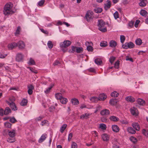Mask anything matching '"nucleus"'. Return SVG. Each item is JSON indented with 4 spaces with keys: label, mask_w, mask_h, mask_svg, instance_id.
Returning a JSON list of instances; mask_svg holds the SVG:
<instances>
[{
    "label": "nucleus",
    "mask_w": 148,
    "mask_h": 148,
    "mask_svg": "<svg viewBox=\"0 0 148 148\" xmlns=\"http://www.w3.org/2000/svg\"><path fill=\"white\" fill-rule=\"evenodd\" d=\"M13 4L10 3L5 4L4 8L3 13L5 16L11 15L14 13L12 10Z\"/></svg>",
    "instance_id": "obj_1"
},
{
    "label": "nucleus",
    "mask_w": 148,
    "mask_h": 148,
    "mask_svg": "<svg viewBox=\"0 0 148 148\" xmlns=\"http://www.w3.org/2000/svg\"><path fill=\"white\" fill-rule=\"evenodd\" d=\"M105 23L104 21L102 19L98 20V26L99 30L102 32H105L107 31L106 27H104Z\"/></svg>",
    "instance_id": "obj_2"
},
{
    "label": "nucleus",
    "mask_w": 148,
    "mask_h": 148,
    "mask_svg": "<svg viewBox=\"0 0 148 148\" xmlns=\"http://www.w3.org/2000/svg\"><path fill=\"white\" fill-rule=\"evenodd\" d=\"M71 43V42L70 40H65L60 43V46L62 48H66L69 46Z\"/></svg>",
    "instance_id": "obj_3"
},
{
    "label": "nucleus",
    "mask_w": 148,
    "mask_h": 148,
    "mask_svg": "<svg viewBox=\"0 0 148 148\" xmlns=\"http://www.w3.org/2000/svg\"><path fill=\"white\" fill-rule=\"evenodd\" d=\"M134 45L132 42H126L125 44L122 45V47L123 48L125 49H127L128 48H132L134 46Z\"/></svg>",
    "instance_id": "obj_4"
},
{
    "label": "nucleus",
    "mask_w": 148,
    "mask_h": 148,
    "mask_svg": "<svg viewBox=\"0 0 148 148\" xmlns=\"http://www.w3.org/2000/svg\"><path fill=\"white\" fill-rule=\"evenodd\" d=\"M92 12H87L85 18L87 21H92Z\"/></svg>",
    "instance_id": "obj_5"
},
{
    "label": "nucleus",
    "mask_w": 148,
    "mask_h": 148,
    "mask_svg": "<svg viewBox=\"0 0 148 148\" xmlns=\"http://www.w3.org/2000/svg\"><path fill=\"white\" fill-rule=\"evenodd\" d=\"M17 44V46L20 49H23L25 47V44L23 41H19Z\"/></svg>",
    "instance_id": "obj_6"
},
{
    "label": "nucleus",
    "mask_w": 148,
    "mask_h": 148,
    "mask_svg": "<svg viewBox=\"0 0 148 148\" xmlns=\"http://www.w3.org/2000/svg\"><path fill=\"white\" fill-rule=\"evenodd\" d=\"M106 3L104 4V8L105 10H107L108 9L110 8L111 6V2L109 0H107L106 1Z\"/></svg>",
    "instance_id": "obj_7"
},
{
    "label": "nucleus",
    "mask_w": 148,
    "mask_h": 148,
    "mask_svg": "<svg viewBox=\"0 0 148 148\" xmlns=\"http://www.w3.org/2000/svg\"><path fill=\"white\" fill-rule=\"evenodd\" d=\"M23 58V56L21 53H18L16 56V60L18 62L21 61Z\"/></svg>",
    "instance_id": "obj_8"
},
{
    "label": "nucleus",
    "mask_w": 148,
    "mask_h": 148,
    "mask_svg": "<svg viewBox=\"0 0 148 148\" xmlns=\"http://www.w3.org/2000/svg\"><path fill=\"white\" fill-rule=\"evenodd\" d=\"M28 93L29 95H31L33 92V90L34 89V86L30 84L28 86Z\"/></svg>",
    "instance_id": "obj_9"
},
{
    "label": "nucleus",
    "mask_w": 148,
    "mask_h": 148,
    "mask_svg": "<svg viewBox=\"0 0 148 148\" xmlns=\"http://www.w3.org/2000/svg\"><path fill=\"white\" fill-rule=\"evenodd\" d=\"M107 97V96L104 93H101L99 95L98 98L99 100L103 101L106 99Z\"/></svg>",
    "instance_id": "obj_10"
},
{
    "label": "nucleus",
    "mask_w": 148,
    "mask_h": 148,
    "mask_svg": "<svg viewBox=\"0 0 148 148\" xmlns=\"http://www.w3.org/2000/svg\"><path fill=\"white\" fill-rule=\"evenodd\" d=\"M9 104L12 110L15 111L17 110V108L14 102H11V103H9Z\"/></svg>",
    "instance_id": "obj_11"
},
{
    "label": "nucleus",
    "mask_w": 148,
    "mask_h": 148,
    "mask_svg": "<svg viewBox=\"0 0 148 148\" xmlns=\"http://www.w3.org/2000/svg\"><path fill=\"white\" fill-rule=\"evenodd\" d=\"M132 126L134 129L137 131H139L140 130V127L139 124L137 123H134Z\"/></svg>",
    "instance_id": "obj_12"
},
{
    "label": "nucleus",
    "mask_w": 148,
    "mask_h": 148,
    "mask_svg": "<svg viewBox=\"0 0 148 148\" xmlns=\"http://www.w3.org/2000/svg\"><path fill=\"white\" fill-rule=\"evenodd\" d=\"M17 46V44L16 42H13L9 44L8 47L9 49H12Z\"/></svg>",
    "instance_id": "obj_13"
},
{
    "label": "nucleus",
    "mask_w": 148,
    "mask_h": 148,
    "mask_svg": "<svg viewBox=\"0 0 148 148\" xmlns=\"http://www.w3.org/2000/svg\"><path fill=\"white\" fill-rule=\"evenodd\" d=\"M102 115H107L110 113V111L108 110L105 109L101 111L100 112Z\"/></svg>",
    "instance_id": "obj_14"
},
{
    "label": "nucleus",
    "mask_w": 148,
    "mask_h": 148,
    "mask_svg": "<svg viewBox=\"0 0 148 148\" xmlns=\"http://www.w3.org/2000/svg\"><path fill=\"white\" fill-rule=\"evenodd\" d=\"M112 131L115 132L117 133L119 131V128L116 125H112Z\"/></svg>",
    "instance_id": "obj_15"
},
{
    "label": "nucleus",
    "mask_w": 148,
    "mask_h": 148,
    "mask_svg": "<svg viewBox=\"0 0 148 148\" xmlns=\"http://www.w3.org/2000/svg\"><path fill=\"white\" fill-rule=\"evenodd\" d=\"M101 137L103 140L104 141H107L109 139V137L108 135L105 134H103L101 135Z\"/></svg>",
    "instance_id": "obj_16"
},
{
    "label": "nucleus",
    "mask_w": 148,
    "mask_h": 148,
    "mask_svg": "<svg viewBox=\"0 0 148 148\" xmlns=\"http://www.w3.org/2000/svg\"><path fill=\"white\" fill-rule=\"evenodd\" d=\"M8 135L10 137L13 138L15 137V131L14 130H12L9 131L8 133Z\"/></svg>",
    "instance_id": "obj_17"
},
{
    "label": "nucleus",
    "mask_w": 148,
    "mask_h": 148,
    "mask_svg": "<svg viewBox=\"0 0 148 148\" xmlns=\"http://www.w3.org/2000/svg\"><path fill=\"white\" fill-rule=\"evenodd\" d=\"M71 102L73 105H77L79 103L78 100L75 98L72 99Z\"/></svg>",
    "instance_id": "obj_18"
},
{
    "label": "nucleus",
    "mask_w": 148,
    "mask_h": 148,
    "mask_svg": "<svg viewBox=\"0 0 148 148\" xmlns=\"http://www.w3.org/2000/svg\"><path fill=\"white\" fill-rule=\"evenodd\" d=\"M28 100L27 99L23 98L20 103V105L22 106H25L27 105Z\"/></svg>",
    "instance_id": "obj_19"
},
{
    "label": "nucleus",
    "mask_w": 148,
    "mask_h": 148,
    "mask_svg": "<svg viewBox=\"0 0 148 148\" xmlns=\"http://www.w3.org/2000/svg\"><path fill=\"white\" fill-rule=\"evenodd\" d=\"M47 134H43L38 140V142L41 143L46 138Z\"/></svg>",
    "instance_id": "obj_20"
},
{
    "label": "nucleus",
    "mask_w": 148,
    "mask_h": 148,
    "mask_svg": "<svg viewBox=\"0 0 148 148\" xmlns=\"http://www.w3.org/2000/svg\"><path fill=\"white\" fill-rule=\"evenodd\" d=\"M127 131L130 134H134L136 133V130L132 127H129L127 128Z\"/></svg>",
    "instance_id": "obj_21"
},
{
    "label": "nucleus",
    "mask_w": 148,
    "mask_h": 148,
    "mask_svg": "<svg viewBox=\"0 0 148 148\" xmlns=\"http://www.w3.org/2000/svg\"><path fill=\"white\" fill-rule=\"evenodd\" d=\"M11 112V110L9 108L6 107L4 110V113L5 115H8Z\"/></svg>",
    "instance_id": "obj_22"
},
{
    "label": "nucleus",
    "mask_w": 148,
    "mask_h": 148,
    "mask_svg": "<svg viewBox=\"0 0 148 148\" xmlns=\"http://www.w3.org/2000/svg\"><path fill=\"white\" fill-rule=\"evenodd\" d=\"M130 110L131 113L133 115H136L137 114V110L136 108L133 107L130 109Z\"/></svg>",
    "instance_id": "obj_23"
},
{
    "label": "nucleus",
    "mask_w": 148,
    "mask_h": 148,
    "mask_svg": "<svg viewBox=\"0 0 148 148\" xmlns=\"http://www.w3.org/2000/svg\"><path fill=\"white\" fill-rule=\"evenodd\" d=\"M110 46L112 47H115L117 45L116 42L114 40H111L109 43Z\"/></svg>",
    "instance_id": "obj_24"
},
{
    "label": "nucleus",
    "mask_w": 148,
    "mask_h": 148,
    "mask_svg": "<svg viewBox=\"0 0 148 148\" xmlns=\"http://www.w3.org/2000/svg\"><path fill=\"white\" fill-rule=\"evenodd\" d=\"M138 103L140 105L143 106L145 105V102L144 100L141 99L139 98L137 100Z\"/></svg>",
    "instance_id": "obj_25"
},
{
    "label": "nucleus",
    "mask_w": 148,
    "mask_h": 148,
    "mask_svg": "<svg viewBox=\"0 0 148 148\" xmlns=\"http://www.w3.org/2000/svg\"><path fill=\"white\" fill-rule=\"evenodd\" d=\"M125 99L128 101L131 102H133L135 100L134 98L132 97L128 96L125 98Z\"/></svg>",
    "instance_id": "obj_26"
},
{
    "label": "nucleus",
    "mask_w": 148,
    "mask_h": 148,
    "mask_svg": "<svg viewBox=\"0 0 148 148\" xmlns=\"http://www.w3.org/2000/svg\"><path fill=\"white\" fill-rule=\"evenodd\" d=\"M90 114L88 113H86L84 114H82L80 116L81 119H87L89 118Z\"/></svg>",
    "instance_id": "obj_27"
},
{
    "label": "nucleus",
    "mask_w": 148,
    "mask_h": 148,
    "mask_svg": "<svg viewBox=\"0 0 148 148\" xmlns=\"http://www.w3.org/2000/svg\"><path fill=\"white\" fill-rule=\"evenodd\" d=\"M90 100L92 102L96 103L98 101H99L98 97H93L90 98Z\"/></svg>",
    "instance_id": "obj_28"
},
{
    "label": "nucleus",
    "mask_w": 148,
    "mask_h": 148,
    "mask_svg": "<svg viewBox=\"0 0 148 148\" xmlns=\"http://www.w3.org/2000/svg\"><path fill=\"white\" fill-rule=\"evenodd\" d=\"M110 120L114 121H117L119 120V119L118 118L114 116H110Z\"/></svg>",
    "instance_id": "obj_29"
},
{
    "label": "nucleus",
    "mask_w": 148,
    "mask_h": 148,
    "mask_svg": "<svg viewBox=\"0 0 148 148\" xmlns=\"http://www.w3.org/2000/svg\"><path fill=\"white\" fill-rule=\"evenodd\" d=\"M135 43L137 45H140L142 43V40L140 38H137L135 41Z\"/></svg>",
    "instance_id": "obj_30"
},
{
    "label": "nucleus",
    "mask_w": 148,
    "mask_h": 148,
    "mask_svg": "<svg viewBox=\"0 0 148 148\" xmlns=\"http://www.w3.org/2000/svg\"><path fill=\"white\" fill-rule=\"evenodd\" d=\"M130 139L131 141L134 144L136 143L137 141V139L133 136H131L130 137Z\"/></svg>",
    "instance_id": "obj_31"
},
{
    "label": "nucleus",
    "mask_w": 148,
    "mask_h": 148,
    "mask_svg": "<svg viewBox=\"0 0 148 148\" xmlns=\"http://www.w3.org/2000/svg\"><path fill=\"white\" fill-rule=\"evenodd\" d=\"M117 102V100L116 99H111L109 102L112 105H115Z\"/></svg>",
    "instance_id": "obj_32"
},
{
    "label": "nucleus",
    "mask_w": 148,
    "mask_h": 148,
    "mask_svg": "<svg viewBox=\"0 0 148 148\" xmlns=\"http://www.w3.org/2000/svg\"><path fill=\"white\" fill-rule=\"evenodd\" d=\"M140 13L141 15L144 16L147 15V13L146 10H144L142 9L140 11Z\"/></svg>",
    "instance_id": "obj_33"
},
{
    "label": "nucleus",
    "mask_w": 148,
    "mask_h": 148,
    "mask_svg": "<svg viewBox=\"0 0 148 148\" xmlns=\"http://www.w3.org/2000/svg\"><path fill=\"white\" fill-rule=\"evenodd\" d=\"M54 84H51L49 88H47L46 89V90L45 91V92L46 93H49L50 90L52 88L53 86H54Z\"/></svg>",
    "instance_id": "obj_34"
},
{
    "label": "nucleus",
    "mask_w": 148,
    "mask_h": 148,
    "mask_svg": "<svg viewBox=\"0 0 148 148\" xmlns=\"http://www.w3.org/2000/svg\"><path fill=\"white\" fill-rule=\"evenodd\" d=\"M55 97L57 99L60 100L62 97V95L60 93H57L55 94Z\"/></svg>",
    "instance_id": "obj_35"
},
{
    "label": "nucleus",
    "mask_w": 148,
    "mask_h": 148,
    "mask_svg": "<svg viewBox=\"0 0 148 148\" xmlns=\"http://www.w3.org/2000/svg\"><path fill=\"white\" fill-rule=\"evenodd\" d=\"M142 134L147 137H148V130L145 129H143L142 130Z\"/></svg>",
    "instance_id": "obj_36"
},
{
    "label": "nucleus",
    "mask_w": 148,
    "mask_h": 148,
    "mask_svg": "<svg viewBox=\"0 0 148 148\" xmlns=\"http://www.w3.org/2000/svg\"><path fill=\"white\" fill-rule=\"evenodd\" d=\"M95 63L98 65H101L102 63V61L101 59L97 58L95 60Z\"/></svg>",
    "instance_id": "obj_37"
},
{
    "label": "nucleus",
    "mask_w": 148,
    "mask_h": 148,
    "mask_svg": "<svg viewBox=\"0 0 148 148\" xmlns=\"http://www.w3.org/2000/svg\"><path fill=\"white\" fill-rule=\"evenodd\" d=\"M60 101L62 103L65 104L68 101V100L67 99L63 97L60 99Z\"/></svg>",
    "instance_id": "obj_38"
},
{
    "label": "nucleus",
    "mask_w": 148,
    "mask_h": 148,
    "mask_svg": "<svg viewBox=\"0 0 148 148\" xmlns=\"http://www.w3.org/2000/svg\"><path fill=\"white\" fill-rule=\"evenodd\" d=\"M67 125L66 124H64L62 125L60 129V131L61 133H62L64 131L67 127Z\"/></svg>",
    "instance_id": "obj_39"
},
{
    "label": "nucleus",
    "mask_w": 148,
    "mask_h": 148,
    "mask_svg": "<svg viewBox=\"0 0 148 148\" xmlns=\"http://www.w3.org/2000/svg\"><path fill=\"white\" fill-rule=\"evenodd\" d=\"M119 94L116 91H114L111 94V96L112 97H117L118 96Z\"/></svg>",
    "instance_id": "obj_40"
},
{
    "label": "nucleus",
    "mask_w": 148,
    "mask_h": 148,
    "mask_svg": "<svg viewBox=\"0 0 148 148\" xmlns=\"http://www.w3.org/2000/svg\"><path fill=\"white\" fill-rule=\"evenodd\" d=\"M102 9L99 8H95L94 9V11L95 12L97 13H99L101 12L102 11Z\"/></svg>",
    "instance_id": "obj_41"
},
{
    "label": "nucleus",
    "mask_w": 148,
    "mask_h": 148,
    "mask_svg": "<svg viewBox=\"0 0 148 148\" xmlns=\"http://www.w3.org/2000/svg\"><path fill=\"white\" fill-rule=\"evenodd\" d=\"M21 30V28L20 26H18L17 27V29L15 33V35L19 34Z\"/></svg>",
    "instance_id": "obj_42"
},
{
    "label": "nucleus",
    "mask_w": 148,
    "mask_h": 148,
    "mask_svg": "<svg viewBox=\"0 0 148 148\" xmlns=\"http://www.w3.org/2000/svg\"><path fill=\"white\" fill-rule=\"evenodd\" d=\"M28 64L29 65H35V62L33 59L32 58H30L28 62Z\"/></svg>",
    "instance_id": "obj_43"
},
{
    "label": "nucleus",
    "mask_w": 148,
    "mask_h": 148,
    "mask_svg": "<svg viewBox=\"0 0 148 148\" xmlns=\"http://www.w3.org/2000/svg\"><path fill=\"white\" fill-rule=\"evenodd\" d=\"M107 45L108 43L107 42L105 41L101 42L100 44V46L102 47H105L107 46Z\"/></svg>",
    "instance_id": "obj_44"
},
{
    "label": "nucleus",
    "mask_w": 148,
    "mask_h": 148,
    "mask_svg": "<svg viewBox=\"0 0 148 148\" xmlns=\"http://www.w3.org/2000/svg\"><path fill=\"white\" fill-rule=\"evenodd\" d=\"M83 49L81 47H77L76 52L77 53H81L83 52Z\"/></svg>",
    "instance_id": "obj_45"
},
{
    "label": "nucleus",
    "mask_w": 148,
    "mask_h": 148,
    "mask_svg": "<svg viewBox=\"0 0 148 148\" xmlns=\"http://www.w3.org/2000/svg\"><path fill=\"white\" fill-rule=\"evenodd\" d=\"M147 1L140 2L139 4L140 6L141 7L145 6L147 4Z\"/></svg>",
    "instance_id": "obj_46"
},
{
    "label": "nucleus",
    "mask_w": 148,
    "mask_h": 148,
    "mask_svg": "<svg viewBox=\"0 0 148 148\" xmlns=\"http://www.w3.org/2000/svg\"><path fill=\"white\" fill-rule=\"evenodd\" d=\"M99 127L100 128L103 130H105L106 128V125L103 123L100 124Z\"/></svg>",
    "instance_id": "obj_47"
},
{
    "label": "nucleus",
    "mask_w": 148,
    "mask_h": 148,
    "mask_svg": "<svg viewBox=\"0 0 148 148\" xmlns=\"http://www.w3.org/2000/svg\"><path fill=\"white\" fill-rule=\"evenodd\" d=\"M47 45L48 47L50 49H51L53 47V44L52 43V42L51 41H49L47 43Z\"/></svg>",
    "instance_id": "obj_48"
},
{
    "label": "nucleus",
    "mask_w": 148,
    "mask_h": 148,
    "mask_svg": "<svg viewBox=\"0 0 148 148\" xmlns=\"http://www.w3.org/2000/svg\"><path fill=\"white\" fill-rule=\"evenodd\" d=\"M120 40H121V42L122 43H123L124 42L125 40V36H124V35H121L120 36Z\"/></svg>",
    "instance_id": "obj_49"
},
{
    "label": "nucleus",
    "mask_w": 148,
    "mask_h": 148,
    "mask_svg": "<svg viewBox=\"0 0 148 148\" xmlns=\"http://www.w3.org/2000/svg\"><path fill=\"white\" fill-rule=\"evenodd\" d=\"M87 49L88 51L91 52L93 50V47L90 45H88L87 46Z\"/></svg>",
    "instance_id": "obj_50"
},
{
    "label": "nucleus",
    "mask_w": 148,
    "mask_h": 148,
    "mask_svg": "<svg viewBox=\"0 0 148 148\" xmlns=\"http://www.w3.org/2000/svg\"><path fill=\"white\" fill-rule=\"evenodd\" d=\"M5 126L8 128H10L11 127V124L9 122H6L4 124Z\"/></svg>",
    "instance_id": "obj_51"
},
{
    "label": "nucleus",
    "mask_w": 148,
    "mask_h": 148,
    "mask_svg": "<svg viewBox=\"0 0 148 148\" xmlns=\"http://www.w3.org/2000/svg\"><path fill=\"white\" fill-rule=\"evenodd\" d=\"M10 121L12 123H14L17 121L14 117H12L10 118Z\"/></svg>",
    "instance_id": "obj_52"
},
{
    "label": "nucleus",
    "mask_w": 148,
    "mask_h": 148,
    "mask_svg": "<svg viewBox=\"0 0 148 148\" xmlns=\"http://www.w3.org/2000/svg\"><path fill=\"white\" fill-rule=\"evenodd\" d=\"M114 16L115 19H116L119 18V15L118 12L116 11L114 14Z\"/></svg>",
    "instance_id": "obj_53"
},
{
    "label": "nucleus",
    "mask_w": 148,
    "mask_h": 148,
    "mask_svg": "<svg viewBox=\"0 0 148 148\" xmlns=\"http://www.w3.org/2000/svg\"><path fill=\"white\" fill-rule=\"evenodd\" d=\"M77 47L73 46L71 47L72 50L71 51V53H73L76 51Z\"/></svg>",
    "instance_id": "obj_54"
},
{
    "label": "nucleus",
    "mask_w": 148,
    "mask_h": 148,
    "mask_svg": "<svg viewBox=\"0 0 148 148\" xmlns=\"http://www.w3.org/2000/svg\"><path fill=\"white\" fill-rule=\"evenodd\" d=\"M45 2V1L44 0H41L38 2V4L40 6H42L43 5Z\"/></svg>",
    "instance_id": "obj_55"
},
{
    "label": "nucleus",
    "mask_w": 148,
    "mask_h": 148,
    "mask_svg": "<svg viewBox=\"0 0 148 148\" xmlns=\"http://www.w3.org/2000/svg\"><path fill=\"white\" fill-rule=\"evenodd\" d=\"M119 64V62L117 60L114 64V67L118 69Z\"/></svg>",
    "instance_id": "obj_56"
},
{
    "label": "nucleus",
    "mask_w": 148,
    "mask_h": 148,
    "mask_svg": "<svg viewBox=\"0 0 148 148\" xmlns=\"http://www.w3.org/2000/svg\"><path fill=\"white\" fill-rule=\"evenodd\" d=\"M71 148H77V145L75 142H73L71 145Z\"/></svg>",
    "instance_id": "obj_57"
},
{
    "label": "nucleus",
    "mask_w": 148,
    "mask_h": 148,
    "mask_svg": "<svg viewBox=\"0 0 148 148\" xmlns=\"http://www.w3.org/2000/svg\"><path fill=\"white\" fill-rule=\"evenodd\" d=\"M115 57L113 56H112L110 57L109 59V60L111 63L112 64L113 63V62L115 60Z\"/></svg>",
    "instance_id": "obj_58"
},
{
    "label": "nucleus",
    "mask_w": 148,
    "mask_h": 148,
    "mask_svg": "<svg viewBox=\"0 0 148 148\" xmlns=\"http://www.w3.org/2000/svg\"><path fill=\"white\" fill-rule=\"evenodd\" d=\"M28 68L32 72L34 73H37V72L36 70L34 69L33 68L31 67H28Z\"/></svg>",
    "instance_id": "obj_59"
},
{
    "label": "nucleus",
    "mask_w": 148,
    "mask_h": 148,
    "mask_svg": "<svg viewBox=\"0 0 148 148\" xmlns=\"http://www.w3.org/2000/svg\"><path fill=\"white\" fill-rule=\"evenodd\" d=\"M120 122L122 124H127L128 123V122L126 120H121Z\"/></svg>",
    "instance_id": "obj_60"
},
{
    "label": "nucleus",
    "mask_w": 148,
    "mask_h": 148,
    "mask_svg": "<svg viewBox=\"0 0 148 148\" xmlns=\"http://www.w3.org/2000/svg\"><path fill=\"white\" fill-rule=\"evenodd\" d=\"M40 30L43 33L46 34H48V32H47L46 30H44L43 29H40Z\"/></svg>",
    "instance_id": "obj_61"
},
{
    "label": "nucleus",
    "mask_w": 148,
    "mask_h": 148,
    "mask_svg": "<svg viewBox=\"0 0 148 148\" xmlns=\"http://www.w3.org/2000/svg\"><path fill=\"white\" fill-rule=\"evenodd\" d=\"M134 22V21H131L129 23V26L130 28H132L133 26Z\"/></svg>",
    "instance_id": "obj_62"
},
{
    "label": "nucleus",
    "mask_w": 148,
    "mask_h": 148,
    "mask_svg": "<svg viewBox=\"0 0 148 148\" xmlns=\"http://www.w3.org/2000/svg\"><path fill=\"white\" fill-rule=\"evenodd\" d=\"M73 136V134L72 133H70L68 136V140L69 141H70L71 139L72 138Z\"/></svg>",
    "instance_id": "obj_63"
},
{
    "label": "nucleus",
    "mask_w": 148,
    "mask_h": 148,
    "mask_svg": "<svg viewBox=\"0 0 148 148\" xmlns=\"http://www.w3.org/2000/svg\"><path fill=\"white\" fill-rule=\"evenodd\" d=\"M43 118V117L40 116L36 118L35 119V121H39L41 120Z\"/></svg>",
    "instance_id": "obj_64"
}]
</instances>
